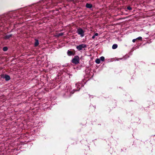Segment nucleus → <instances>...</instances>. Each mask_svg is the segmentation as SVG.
<instances>
[{"instance_id": "nucleus-1", "label": "nucleus", "mask_w": 155, "mask_h": 155, "mask_svg": "<svg viewBox=\"0 0 155 155\" xmlns=\"http://www.w3.org/2000/svg\"><path fill=\"white\" fill-rule=\"evenodd\" d=\"M79 57L77 55L75 56L74 58L72 60V62L75 64H77L79 63Z\"/></svg>"}, {"instance_id": "nucleus-2", "label": "nucleus", "mask_w": 155, "mask_h": 155, "mask_svg": "<svg viewBox=\"0 0 155 155\" xmlns=\"http://www.w3.org/2000/svg\"><path fill=\"white\" fill-rule=\"evenodd\" d=\"M77 32L78 34L80 35L81 37H83L84 36V31L81 28L78 29Z\"/></svg>"}, {"instance_id": "nucleus-3", "label": "nucleus", "mask_w": 155, "mask_h": 155, "mask_svg": "<svg viewBox=\"0 0 155 155\" xmlns=\"http://www.w3.org/2000/svg\"><path fill=\"white\" fill-rule=\"evenodd\" d=\"M67 53L69 56L74 55L75 54V51L74 49L72 50H68Z\"/></svg>"}, {"instance_id": "nucleus-4", "label": "nucleus", "mask_w": 155, "mask_h": 155, "mask_svg": "<svg viewBox=\"0 0 155 155\" xmlns=\"http://www.w3.org/2000/svg\"><path fill=\"white\" fill-rule=\"evenodd\" d=\"M87 48L86 45L84 44L80 45L77 47V48Z\"/></svg>"}, {"instance_id": "nucleus-5", "label": "nucleus", "mask_w": 155, "mask_h": 155, "mask_svg": "<svg viewBox=\"0 0 155 155\" xmlns=\"http://www.w3.org/2000/svg\"><path fill=\"white\" fill-rule=\"evenodd\" d=\"M5 79V80L6 81H8L10 80V76L8 75L5 74L4 77H3Z\"/></svg>"}, {"instance_id": "nucleus-6", "label": "nucleus", "mask_w": 155, "mask_h": 155, "mask_svg": "<svg viewBox=\"0 0 155 155\" xmlns=\"http://www.w3.org/2000/svg\"><path fill=\"white\" fill-rule=\"evenodd\" d=\"M39 44V42L38 40L35 39L34 45L35 46H37Z\"/></svg>"}, {"instance_id": "nucleus-7", "label": "nucleus", "mask_w": 155, "mask_h": 155, "mask_svg": "<svg viewBox=\"0 0 155 155\" xmlns=\"http://www.w3.org/2000/svg\"><path fill=\"white\" fill-rule=\"evenodd\" d=\"M86 7L88 8H91L92 7V5L91 4L87 3L86 5Z\"/></svg>"}, {"instance_id": "nucleus-8", "label": "nucleus", "mask_w": 155, "mask_h": 155, "mask_svg": "<svg viewBox=\"0 0 155 155\" xmlns=\"http://www.w3.org/2000/svg\"><path fill=\"white\" fill-rule=\"evenodd\" d=\"M12 35H6L5 37L4 38L5 39H8L9 38H10L11 37H12Z\"/></svg>"}, {"instance_id": "nucleus-9", "label": "nucleus", "mask_w": 155, "mask_h": 155, "mask_svg": "<svg viewBox=\"0 0 155 155\" xmlns=\"http://www.w3.org/2000/svg\"><path fill=\"white\" fill-rule=\"evenodd\" d=\"M95 62L97 64H99L100 63V60L99 58H97L95 61Z\"/></svg>"}, {"instance_id": "nucleus-10", "label": "nucleus", "mask_w": 155, "mask_h": 155, "mask_svg": "<svg viewBox=\"0 0 155 155\" xmlns=\"http://www.w3.org/2000/svg\"><path fill=\"white\" fill-rule=\"evenodd\" d=\"M117 47V44H114L112 48H116Z\"/></svg>"}, {"instance_id": "nucleus-11", "label": "nucleus", "mask_w": 155, "mask_h": 155, "mask_svg": "<svg viewBox=\"0 0 155 155\" xmlns=\"http://www.w3.org/2000/svg\"><path fill=\"white\" fill-rule=\"evenodd\" d=\"M99 59L100 60H101L102 61H104L105 58L104 57L101 56L100 58Z\"/></svg>"}, {"instance_id": "nucleus-12", "label": "nucleus", "mask_w": 155, "mask_h": 155, "mask_svg": "<svg viewBox=\"0 0 155 155\" xmlns=\"http://www.w3.org/2000/svg\"><path fill=\"white\" fill-rule=\"evenodd\" d=\"M64 35V33H61L58 35V36H62Z\"/></svg>"}, {"instance_id": "nucleus-13", "label": "nucleus", "mask_w": 155, "mask_h": 155, "mask_svg": "<svg viewBox=\"0 0 155 155\" xmlns=\"http://www.w3.org/2000/svg\"><path fill=\"white\" fill-rule=\"evenodd\" d=\"M137 40H139L141 41L142 40V38L141 37H139L136 38Z\"/></svg>"}, {"instance_id": "nucleus-14", "label": "nucleus", "mask_w": 155, "mask_h": 155, "mask_svg": "<svg viewBox=\"0 0 155 155\" xmlns=\"http://www.w3.org/2000/svg\"><path fill=\"white\" fill-rule=\"evenodd\" d=\"M137 40V39L136 38V39H133V40H132V41L134 43Z\"/></svg>"}, {"instance_id": "nucleus-15", "label": "nucleus", "mask_w": 155, "mask_h": 155, "mask_svg": "<svg viewBox=\"0 0 155 155\" xmlns=\"http://www.w3.org/2000/svg\"><path fill=\"white\" fill-rule=\"evenodd\" d=\"M127 8L129 10H131L132 8H131V7H130V6H128L127 7Z\"/></svg>"}, {"instance_id": "nucleus-16", "label": "nucleus", "mask_w": 155, "mask_h": 155, "mask_svg": "<svg viewBox=\"0 0 155 155\" xmlns=\"http://www.w3.org/2000/svg\"><path fill=\"white\" fill-rule=\"evenodd\" d=\"M94 35V36L95 37V36H97L98 35V34L97 33H95Z\"/></svg>"}, {"instance_id": "nucleus-17", "label": "nucleus", "mask_w": 155, "mask_h": 155, "mask_svg": "<svg viewBox=\"0 0 155 155\" xmlns=\"http://www.w3.org/2000/svg\"><path fill=\"white\" fill-rule=\"evenodd\" d=\"M90 108H91V109L92 108H93L94 109V110H95V107H91H91H90Z\"/></svg>"}, {"instance_id": "nucleus-18", "label": "nucleus", "mask_w": 155, "mask_h": 155, "mask_svg": "<svg viewBox=\"0 0 155 155\" xmlns=\"http://www.w3.org/2000/svg\"><path fill=\"white\" fill-rule=\"evenodd\" d=\"M8 49H3V50L5 51H7Z\"/></svg>"}, {"instance_id": "nucleus-19", "label": "nucleus", "mask_w": 155, "mask_h": 155, "mask_svg": "<svg viewBox=\"0 0 155 155\" xmlns=\"http://www.w3.org/2000/svg\"><path fill=\"white\" fill-rule=\"evenodd\" d=\"M95 38V36H94V35L92 37V38L93 39H94Z\"/></svg>"}, {"instance_id": "nucleus-20", "label": "nucleus", "mask_w": 155, "mask_h": 155, "mask_svg": "<svg viewBox=\"0 0 155 155\" xmlns=\"http://www.w3.org/2000/svg\"><path fill=\"white\" fill-rule=\"evenodd\" d=\"M3 48H4V49H5V48H8L7 47H3Z\"/></svg>"}, {"instance_id": "nucleus-21", "label": "nucleus", "mask_w": 155, "mask_h": 155, "mask_svg": "<svg viewBox=\"0 0 155 155\" xmlns=\"http://www.w3.org/2000/svg\"><path fill=\"white\" fill-rule=\"evenodd\" d=\"M82 49H78V50H82Z\"/></svg>"}]
</instances>
